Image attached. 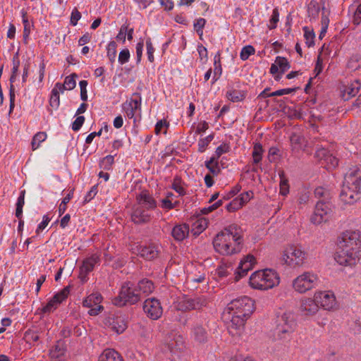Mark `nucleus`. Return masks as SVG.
<instances>
[{
    "label": "nucleus",
    "instance_id": "1",
    "mask_svg": "<svg viewBox=\"0 0 361 361\" xmlns=\"http://www.w3.org/2000/svg\"><path fill=\"white\" fill-rule=\"evenodd\" d=\"M255 310L254 301L247 296L233 300L224 310V316L228 315L230 322L227 329L233 338H239L244 331L246 320Z\"/></svg>",
    "mask_w": 361,
    "mask_h": 361
},
{
    "label": "nucleus",
    "instance_id": "2",
    "mask_svg": "<svg viewBox=\"0 0 361 361\" xmlns=\"http://www.w3.org/2000/svg\"><path fill=\"white\" fill-rule=\"evenodd\" d=\"M361 234L358 231H346L338 238L335 260L341 265H353L361 257Z\"/></svg>",
    "mask_w": 361,
    "mask_h": 361
},
{
    "label": "nucleus",
    "instance_id": "3",
    "mask_svg": "<svg viewBox=\"0 0 361 361\" xmlns=\"http://www.w3.org/2000/svg\"><path fill=\"white\" fill-rule=\"evenodd\" d=\"M238 230L237 225L233 224L217 233L213 240L215 250L224 255L240 252L243 240Z\"/></svg>",
    "mask_w": 361,
    "mask_h": 361
},
{
    "label": "nucleus",
    "instance_id": "4",
    "mask_svg": "<svg viewBox=\"0 0 361 361\" xmlns=\"http://www.w3.org/2000/svg\"><path fill=\"white\" fill-rule=\"evenodd\" d=\"M361 169L357 166L345 173L340 193V200L344 204H353L360 199Z\"/></svg>",
    "mask_w": 361,
    "mask_h": 361
},
{
    "label": "nucleus",
    "instance_id": "5",
    "mask_svg": "<svg viewBox=\"0 0 361 361\" xmlns=\"http://www.w3.org/2000/svg\"><path fill=\"white\" fill-rule=\"evenodd\" d=\"M137 204L133 207L131 214L132 221L137 224H145L150 221V209L157 207L156 201L146 191L142 192L137 197Z\"/></svg>",
    "mask_w": 361,
    "mask_h": 361
},
{
    "label": "nucleus",
    "instance_id": "6",
    "mask_svg": "<svg viewBox=\"0 0 361 361\" xmlns=\"http://www.w3.org/2000/svg\"><path fill=\"white\" fill-rule=\"evenodd\" d=\"M249 283L253 288L268 290L279 283V276L271 269L257 271L251 275Z\"/></svg>",
    "mask_w": 361,
    "mask_h": 361
},
{
    "label": "nucleus",
    "instance_id": "7",
    "mask_svg": "<svg viewBox=\"0 0 361 361\" xmlns=\"http://www.w3.org/2000/svg\"><path fill=\"white\" fill-rule=\"evenodd\" d=\"M307 257V253L300 245H288L283 250L282 261L291 267L302 266Z\"/></svg>",
    "mask_w": 361,
    "mask_h": 361
},
{
    "label": "nucleus",
    "instance_id": "8",
    "mask_svg": "<svg viewBox=\"0 0 361 361\" xmlns=\"http://www.w3.org/2000/svg\"><path fill=\"white\" fill-rule=\"evenodd\" d=\"M141 298V294L138 293L136 287L133 288V283L128 281L123 284L119 295L114 299L113 303L118 306H123L126 303L133 305L140 301Z\"/></svg>",
    "mask_w": 361,
    "mask_h": 361
},
{
    "label": "nucleus",
    "instance_id": "9",
    "mask_svg": "<svg viewBox=\"0 0 361 361\" xmlns=\"http://www.w3.org/2000/svg\"><path fill=\"white\" fill-rule=\"evenodd\" d=\"M296 326L295 315L291 312H284L278 319L275 335L279 339L288 338Z\"/></svg>",
    "mask_w": 361,
    "mask_h": 361
},
{
    "label": "nucleus",
    "instance_id": "10",
    "mask_svg": "<svg viewBox=\"0 0 361 361\" xmlns=\"http://www.w3.org/2000/svg\"><path fill=\"white\" fill-rule=\"evenodd\" d=\"M317 277L316 275L305 272L294 279L293 286L294 289L300 293L313 288L317 283Z\"/></svg>",
    "mask_w": 361,
    "mask_h": 361
},
{
    "label": "nucleus",
    "instance_id": "11",
    "mask_svg": "<svg viewBox=\"0 0 361 361\" xmlns=\"http://www.w3.org/2000/svg\"><path fill=\"white\" fill-rule=\"evenodd\" d=\"M333 205L331 200H319L315 206L314 212L311 217L312 223L319 224L326 221L324 217L332 212Z\"/></svg>",
    "mask_w": 361,
    "mask_h": 361
},
{
    "label": "nucleus",
    "instance_id": "12",
    "mask_svg": "<svg viewBox=\"0 0 361 361\" xmlns=\"http://www.w3.org/2000/svg\"><path fill=\"white\" fill-rule=\"evenodd\" d=\"M163 344L172 353L180 352L184 348L183 336L174 331L166 335Z\"/></svg>",
    "mask_w": 361,
    "mask_h": 361
},
{
    "label": "nucleus",
    "instance_id": "13",
    "mask_svg": "<svg viewBox=\"0 0 361 361\" xmlns=\"http://www.w3.org/2000/svg\"><path fill=\"white\" fill-rule=\"evenodd\" d=\"M102 297L100 293H94L88 295L82 302L83 306L90 308L88 313L91 316H96L100 313L104 307L99 304Z\"/></svg>",
    "mask_w": 361,
    "mask_h": 361
},
{
    "label": "nucleus",
    "instance_id": "14",
    "mask_svg": "<svg viewBox=\"0 0 361 361\" xmlns=\"http://www.w3.org/2000/svg\"><path fill=\"white\" fill-rule=\"evenodd\" d=\"M143 310L152 319H159L163 312L160 302L154 298H148L145 301Z\"/></svg>",
    "mask_w": 361,
    "mask_h": 361
},
{
    "label": "nucleus",
    "instance_id": "15",
    "mask_svg": "<svg viewBox=\"0 0 361 361\" xmlns=\"http://www.w3.org/2000/svg\"><path fill=\"white\" fill-rule=\"evenodd\" d=\"M70 293V286L63 288L61 291L54 295V297L47 302L46 306L43 307L44 312H51L55 310L65 299L67 298Z\"/></svg>",
    "mask_w": 361,
    "mask_h": 361
},
{
    "label": "nucleus",
    "instance_id": "16",
    "mask_svg": "<svg viewBox=\"0 0 361 361\" xmlns=\"http://www.w3.org/2000/svg\"><path fill=\"white\" fill-rule=\"evenodd\" d=\"M70 293V286L63 288L61 291L54 295V297L47 302L46 306L43 307L44 312H51L55 310L65 299L67 298Z\"/></svg>",
    "mask_w": 361,
    "mask_h": 361
},
{
    "label": "nucleus",
    "instance_id": "17",
    "mask_svg": "<svg viewBox=\"0 0 361 361\" xmlns=\"http://www.w3.org/2000/svg\"><path fill=\"white\" fill-rule=\"evenodd\" d=\"M314 298L317 304L325 310H331L336 306V298L333 293L320 292L316 293Z\"/></svg>",
    "mask_w": 361,
    "mask_h": 361
},
{
    "label": "nucleus",
    "instance_id": "18",
    "mask_svg": "<svg viewBox=\"0 0 361 361\" xmlns=\"http://www.w3.org/2000/svg\"><path fill=\"white\" fill-rule=\"evenodd\" d=\"M66 348L63 341H58L49 350L51 361H66Z\"/></svg>",
    "mask_w": 361,
    "mask_h": 361
},
{
    "label": "nucleus",
    "instance_id": "19",
    "mask_svg": "<svg viewBox=\"0 0 361 361\" xmlns=\"http://www.w3.org/2000/svg\"><path fill=\"white\" fill-rule=\"evenodd\" d=\"M99 261V257L97 255H92L91 257L83 261L82 265L80 267L79 277L81 280L85 281L88 273L92 271L94 265Z\"/></svg>",
    "mask_w": 361,
    "mask_h": 361
},
{
    "label": "nucleus",
    "instance_id": "20",
    "mask_svg": "<svg viewBox=\"0 0 361 361\" xmlns=\"http://www.w3.org/2000/svg\"><path fill=\"white\" fill-rule=\"evenodd\" d=\"M319 310V305L317 301L310 298L302 300L300 311L302 315L312 316L315 314Z\"/></svg>",
    "mask_w": 361,
    "mask_h": 361
},
{
    "label": "nucleus",
    "instance_id": "21",
    "mask_svg": "<svg viewBox=\"0 0 361 361\" xmlns=\"http://www.w3.org/2000/svg\"><path fill=\"white\" fill-rule=\"evenodd\" d=\"M360 87L361 84L357 80L343 86L341 90L343 99L344 100H348L350 97L355 96L359 92Z\"/></svg>",
    "mask_w": 361,
    "mask_h": 361
},
{
    "label": "nucleus",
    "instance_id": "22",
    "mask_svg": "<svg viewBox=\"0 0 361 361\" xmlns=\"http://www.w3.org/2000/svg\"><path fill=\"white\" fill-rule=\"evenodd\" d=\"M189 231L188 224L177 225L172 229L171 235L176 240L182 241L188 235Z\"/></svg>",
    "mask_w": 361,
    "mask_h": 361
},
{
    "label": "nucleus",
    "instance_id": "23",
    "mask_svg": "<svg viewBox=\"0 0 361 361\" xmlns=\"http://www.w3.org/2000/svg\"><path fill=\"white\" fill-rule=\"evenodd\" d=\"M111 328L117 334L123 333L127 328V321L125 316L117 315L112 318V322H110Z\"/></svg>",
    "mask_w": 361,
    "mask_h": 361
},
{
    "label": "nucleus",
    "instance_id": "24",
    "mask_svg": "<svg viewBox=\"0 0 361 361\" xmlns=\"http://www.w3.org/2000/svg\"><path fill=\"white\" fill-rule=\"evenodd\" d=\"M139 254L141 257L148 260H152L158 256L159 250L154 245L145 246L140 248Z\"/></svg>",
    "mask_w": 361,
    "mask_h": 361
},
{
    "label": "nucleus",
    "instance_id": "25",
    "mask_svg": "<svg viewBox=\"0 0 361 361\" xmlns=\"http://www.w3.org/2000/svg\"><path fill=\"white\" fill-rule=\"evenodd\" d=\"M136 288L138 290V293H140L141 295L144 294L145 295H147L152 293L154 286L152 281L145 279L138 282Z\"/></svg>",
    "mask_w": 361,
    "mask_h": 361
},
{
    "label": "nucleus",
    "instance_id": "26",
    "mask_svg": "<svg viewBox=\"0 0 361 361\" xmlns=\"http://www.w3.org/2000/svg\"><path fill=\"white\" fill-rule=\"evenodd\" d=\"M99 361H123V360L118 352L106 349L99 356Z\"/></svg>",
    "mask_w": 361,
    "mask_h": 361
},
{
    "label": "nucleus",
    "instance_id": "27",
    "mask_svg": "<svg viewBox=\"0 0 361 361\" xmlns=\"http://www.w3.org/2000/svg\"><path fill=\"white\" fill-rule=\"evenodd\" d=\"M195 340L198 343H204L207 341V331L201 325H197L193 329Z\"/></svg>",
    "mask_w": 361,
    "mask_h": 361
},
{
    "label": "nucleus",
    "instance_id": "28",
    "mask_svg": "<svg viewBox=\"0 0 361 361\" xmlns=\"http://www.w3.org/2000/svg\"><path fill=\"white\" fill-rule=\"evenodd\" d=\"M192 306V298L183 297L180 299L176 305V309L183 312H187L193 310Z\"/></svg>",
    "mask_w": 361,
    "mask_h": 361
},
{
    "label": "nucleus",
    "instance_id": "29",
    "mask_svg": "<svg viewBox=\"0 0 361 361\" xmlns=\"http://www.w3.org/2000/svg\"><path fill=\"white\" fill-rule=\"evenodd\" d=\"M207 224L208 221L206 219H198L194 223L191 233L193 235H198L207 227Z\"/></svg>",
    "mask_w": 361,
    "mask_h": 361
},
{
    "label": "nucleus",
    "instance_id": "30",
    "mask_svg": "<svg viewBox=\"0 0 361 361\" xmlns=\"http://www.w3.org/2000/svg\"><path fill=\"white\" fill-rule=\"evenodd\" d=\"M255 264V258L254 257V256L248 255L243 259L241 260L238 266V269L250 271Z\"/></svg>",
    "mask_w": 361,
    "mask_h": 361
},
{
    "label": "nucleus",
    "instance_id": "31",
    "mask_svg": "<svg viewBox=\"0 0 361 361\" xmlns=\"http://www.w3.org/2000/svg\"><path fill=\"white\" fill-rule=\"evenodd\" d=\"M205 166L214 176H217L220 173V169L218 166V160L215 157H212L209 161H207L205 162Z\"/></svg>",
    "mask_w": 361,
    "mask_h": 361
},
{
    "label": "nucleus",
    "instance_id": "32",
    "mask_svg": "<svg viewBox=\"0 0 361 361\" xmlns=\"http://www.w3.org/2000/svg\"><path fill=\"white\" fill-rule=\"evenodd\" d=\"M314 196L318 198L319 200H331V195L327 189L323 187H317L314 190Z\"/></svg>",
    "mask_w": 361,
    "mask_h": 361
},
{
    "label": "nucleus",
    "instance_id": "33",
    "mask_svg": "<svg viewBox=\"0 0 361 361\" xmlns=\"http://www.w3.org/2000/svg\"><path fill=\"white\" fill-rule=\"evenodd\" d=\"M25 190H22L20 193V196L18 198L16 209V216L18 219H20L23 215V207L25 203Z\"/></svg>",
    "mask_w": 361,
    "mask_h": 361
},
{
    "label": "nucleus",
    "instance_id": "34",
    "mask_svg": "<svg viewBox=\"0 0 361 361\" xmlns=\"http://www.w3.org/2000/svg\"><path fill=\"white\" fill-rule=\"evenodd\" d=\"M208 302L204 296H196L192 298V306L193 310H201L203 307H206Z\"/></svg>",
    "mask_w": 361,
    "mask_h": 361
},
{
    "label": "nucleus",
    "instance_id": "35",
    "mask_svg": "<svg viewBox=\"0 0 361 361\" xmlns=\"http://www.w3.org/2000/svg\"><path fill=\"white\" fill-rule=\"evenodd\" d=\"M47 138V133L45 132H39L35 135L32 138L31 145L32 150L37 149L42 142L44 141Z\"/></svg>",
    "mask_w": 361,
    "mask_h": 361
},
{
    "label": "nucleus",
    "instance_id": "36",
    "mask_svg": "<svg viewBox=\"0 0 361 361\" xmlns=\"http://www.w3.org/2000/svg\"><path fill=\"white\" fill-rule=\"evenodd\" d=\"M262 146L259 143H256L254 145L252 152L253 162L255 164H258L262 160Z\"/></svg>",
    "mask_w": 361,
    "mask_h": 361
},
{
    "label": "nucleus",
    "instance_id": "37",
    "mask_svg": "<svg viewBox=\"0 0 361 361\" xmlns=\"http://www.w3.org/2000/svg\"><path fill=\"white\" fill-rule=\"evenodd\" d=\"M226 95L228 99L232 101L233 102L242 101L245 97L244 94L243 92L236 90L227 92Z\"/></svg>",
    "mask_w": 361,
    "mask_h": 361
},
{
    "label": "nucleus",
    "instance_id": "38",
    "mask_svg": "<svg viewBox=\"0 0 361 361\" xmlns=\"http://www.w3.org/2000/svg\"><path fill=\"white\" fill-rule=\"evenodd\" d=\"M280 180V192L283 195H286L289 192V185L288 180L284 176V172L281 171L279 173Z\"/></svg>",
    "mask_w": 361,
    "mask_h": 361
},
{
    "label": "nucleus",
    "instance_id": "39",
    "mask_svg": "<svg viewBox=\"0 0 361 361\" xmlns=\"http://www.w3.org/2000/svg\"><path fill=\"white\" fill-rule=\"evenodd\" d=\"M107 56L111 63H114L116 57V43L114 41L109 42L107 47Z\"/></svg>",
    "mask_w": 361,
    "mask_h": 361
},
{
    "label": "nucleus",
    "instance_id": "40",
    "mask_svg": "<svg viewBox=\"0 0 361 361\" xmlns=\"http://www.w3.org/2000/svg\"><path fill=\"white\" fill-rule=\"evenodd\" d=\"M275 63L278 64L281 73H283L286 71L290 68L288 60L285 57L277 56Z\"/></svg>",
    "mask_w": 361,
    "mask_h": 361
},
{
    "label": "nucleus",
    "instance_id": "41",
    "mask_svg": "<svg viewBox=\"0 0 361 361\" xmlns=\"http://www.w3.org/2000/svg\"><path fill=\"white\" fill-rule=\"evenodd\" d=\"M304 37L305 38V43L308 47H310L314 44V33L313 30H310L308 27H304Z\"/></svg>",
    "mask_w": 361,
    "mask_h": 361
},
{
    "label": "nucleus",
    "instance_id": "42",
    "mask_svg": "<svg viewBox=\"0 0 361 361\" xmlns=\"http://www.w3.org/2000/svg\"><path fill=\"white\" fill-rule=\"evenodd\" d=\"M214 139V135L211 134L206 137L205 138L200 139L198 142V150L200 152H203L205 151L207 147L209 145V144L212 142V140Z\"/></svg>",
    "mask_w": 361,
    "mask_h": 361
},
{
    "label": "nucleus",
    "instance_id": "43",
    "mask_svg": "<svg viewBox=\"0 0 361 361\" xmlns=\"http://www.w3.org/2000/svg\"><path fill=\"white\" fill-rule=\"evenodd\" d=\"M50 106L53 108H58L60 103L59 90L56 88H54L51 91V95L50 98Z\"/></svg>",
    "mask_w": 361,
    "mask_h": 361
},
{
    "label": "nucleus",
    "instance_id": "44",
    "mask_svg": "<svg viewBox=\"0 0 361 361\" xmlns=\"http://www.w3.org/2000/svg\"><path fill=\"white\" fill-rule=\"evenodd\" d=\"M73 194V189H72L70 191V192L66 195V197H65L63 199L61 203L60 204V205L59 207V212L60 215L63 214L66 212V208H67L66 204L69 202V201L72 198Z\"/></svg>",
    "mask_w": 361,
    "mask_h": 361
},
{
    "label": "nucleus",
    "instance_id": "45",
    "mask_svg": "<svg viewBox=\"0 0 361 361\" xmlns=\"http://www.w3.org/2000/svg\"><path fill=\"white\" fill-rule=\"evenodd\" d=\"M255 48L251 45L244 47L240 52V59L243 61L247 60L250 56L255 54Z\"/></svg>",
    "mask_w": 361,
    "mask_h": 361
},
{
    "label": "nucleus",
    "instance_id": "46",
    "mask_svg": "<svg viewBox=\"0 0 361 361\" xmlns=\"http://www.w3.org/2000/svg\"><path fill=\"white\" fill-rule=\"evenodd\" d=\"M319 12V6L314 1H311L308 6L309 16L314 18L318 16Z\"/></svg>",
    "mask_w": 361,
    "mask_h": 361
},
{
    "label": "nucleus",
    "instance_id": "47",
    "mask_svg": "<svg viewBox=\"0 0 361 361\" xmlns=\"http://www.w3.org/2000/svg\"><path fill=\"white\" fill-rule=\"evenodd\" d=\"M75 77H77V75L75 73H73L70 76H67L65 78L64 85L65 87L67 88V90H71L75 87Z\"/></svg>",
    "mask_w": 361,
    "mask_h": 361
},
{
    "label": "nucleus",
    "instance_id": "48",
    "mask_svg": "<svg viewBox=\"0 0 361 361\" xmlns=\"http://www.w3.org/2000/svg\"><path fill=\"white\" fill-rule=\"evenodd\" d=\"M114 159L111 155L105 157L100 162V167L105 170H109L114 164Z\"/></svg>",
    "mask_w": 361,
    "mask_h": 361
},
{
    "label": "nucleus",
    "instance_id": "49",
    "mask_svg": "<svg viewBox=\"0 0 361 361\" xmlns=\"http://www.w3.org/2000/svg\"><path fill=\"white\" fill-rule=\"evenodd\" d=\"M243 205L240 202L238 197H236L235 199L233 200L232 202H231L227 206L226 209L228 212H235L240 208H241Z\"/></svg>",
    "mask_w": 361,
    "mask_h": 361
},
{
    "label": "nucleus",
    "instance_id": "50",
    "mask_svg": "<svg viewBox=\"0 0 361 361\" xmlns=\"http://www.w3.org/2000/svg\"><path fill=\"white\" fill-rule=\"evenodd\" d=\"M146 47H147V53L148 59L150 62H153L154 60V48L153 47V45H152L150 38H148L147 39Z\"/></svg>",
    "mask_w": 361,
    "mask_h": 361
},
{
    "label": "nucleus",
    "instance_id": "51",
    "mask_svg": "<svg viewBox=\"0 0 361 361\" xmlns=\"http://www.w3.org/2000/svg\"><path fill=\"white\" fill-rule=\"evenodd\" d=\"M290 140L293 145L300 148L302 142H304V137L297 134H293L290 136Z\"/></svg>",
    "mask_w": 361,
    "mask_h": 361
},
{
    "label": "nucleus",
    "instance_id": "52",
    "mask_svg": "<svg viewBox=\"0 0 361 361\" xmlns=\"http://www.w3.org/2000/svg\"><path fill=\"white\" fill-rule=\"evenodd\" d=\"M279 13L278 9L274 8L273 11L271 18L269 20L270 25H269V27L270 30L276 28V23L279 22Z\"/></svg>",
    "mask_w": 361,
    "mask_h": 361
},
{
    "label": "nucleus",
    "instance_id": "53",
    "mask_svg": "<svg viewBox=\"0 0 361 361\" xmlns=\"http://www.w3.org/2000/svg\"><path fill=\"white\" fill-rule=\"evenodd\" d=\"M79 85L80 87L81 99L82 101H86L87 99V82L86 80H81L79 82Z\"/></svg>",
    "mask_w": 361,
    "mask_h": 361
},
{
    "label": "nucleus",
    "instance_id": "54",
    "mask_svg": "<svg viewBox=\"0 0 361 361\" xmlns=\"http://www.w3.org/2000/svg\"><path fill=\"white\" fill-rule=\"evenodd\" d=\"M206 23V20L204 18H199L196 20V22L194 23V27L198 35H200V38L202 35V29L204 27V25Z\"/></svg>",
    "mask_w": 361,
    "mask_h": 361
},
{
    "label": "nucleus",
    "instance_id": "55",
    "mask_svg": "<svg viewBox=\"0 0 361 361\" xmlns=\"http://www.w3.org/2000/svg\"><path fill=\"white\" fill-rule=\"evenodd\" d=\"M130 58V51L128 49H123L118 55V61L121 64L128 62Z\"/></svg>",
    "mask_w": 361,
    "mask_h": 361
},
{
    "label": "nucleus",
    "instance_id": "56",
    "mask_svg": "<svg viewBox=\"0 0 361 361\" xmlns=\"http://www.w3.org/2000/svg\"><path fill=\"white\" fill-rule=\"evenodd\" d=\"M85 121V117L83 116H79L76 118L72 124V129L74 131H78L80 129Z\"/></svg>",
    "mask_w": 361,
    "mask_h": 361
},
{
    "label": "nucleus",
    "instance_id": "57",
    "mask_svg": "<svg viewBox=\"0 0 361 361\" xmlns=\"http://www.w3.org/2000/svg\"><path fill=\"white\" fill-rule=\"evenodd\" d=\"M296 90V88H286V89H281L276 90L275 92H273L269 94L270 96H282L284 94H290L292 92H294Z\"/></svg>",
    "mask_w": 361,
    "mask_h": 361
},
{
    "label": "nucleus",
    "instance_id": "58",
    "mask_svg": "<svg viewBox=\"0 0 361 361\" xmlns=\"http://www.w3.org/2000/svg\"><path fill=\"white\" fill-rule=\"evenodd\" d=\"M252 197L253 192L252 191H247L240 194V195L238 197L240 200L242 204L244 205L246 202L250 201Z\"/></svg>",
    "mask_w": 361,
    "mask_h": 361
},
{
    "label": "nucleus",
    "instance_id": "59",
    "mask_svg": "<svg viewBox=\"0 0 361 361\" xmlns=\"http://www.w3.org/2000/svg\"><path fill=\"white\" fill-rule=\"evenodd\" d=\"M135 99H131L130 101L128 103V104H131L132 107L135 109H138L140 108L141 104V97L139 94H135Z\"/></svg>",
    "mask_w": 361,
    "mask_h": 361
},
{
    "label": "nucleus",
    "instance_id": "60",
    "mask_svg": "<svg viewBox=\"0 0 361 361\" xmlns=\"http://www.w3.org/2000/svg\"><path fill=\"white\" fill-rule=\"evenodd\" d=\"M329 155V152L325 148H319L316 151L315 156L319 159L326 160L328 156Z\"/></svg>",
    "mask_w": 361,
    "mask_h": 361
},
{
    "label": "nucleus",
    "instance_id": "61",
    "mask_svg": "<svg viewBox=\"0 0 361 361\" xmlns=\"http://www.w3.org/2000/svg\"><path fill=\"white\" fill-rule=\"evenodd\" d=\"M229 150V146L227 144H223L220 146H219L216 149V157L215 158H217V159L223 154L224 153H226L228 152Z\"/></svg>",
    "mask_w": 361,
    "mask_h": 361
},
{
    "label": "nucleus",
    "instance_id": "62",
    "mask_svg": "<svg viewBox=\"0 0 361 361\" xmlns=\"http://www.w3.org/2000/svg\"><path fill=\"white\" fill-rule=\"evenodd\" d=\"M353 22L356 25L360 24L361 23V4L358 6L354 13Z\"/></svg>",
    "mask_w": 361,
    "mask_h": 361
},
{
    "label": "nucleus",
    "instance_id": "63",
    "mask_svg": "<svg viewBox=\"0 0 361 361\" xmlns=\"http://www.w3.org/2000/svg\"><path fill=\"white\" fill-rule=\"evenodd\" d=\"M80 18H81L80 13L76 8H75L71 13V23L73 25H76L78 23V21L80 19Z\"/></svg>",
    "mask_w": 361,
    "mask_h": 361
},
{
    "label": "nucleus",
    "instance_id": "64",
    "mask_svg": "<svg viewBox=\"0 0 361 361\" xmlns=\"http://www.w3.org/2000/svg\"><path fill=\"white\" fill-rule=\"evenodd\" d=\"M123 108L128 117L129 118H133L134 117L136 109L132 107L131 104H128V103L123 104Z\"/></svg>",
    "mask_w": 361,
    "mask_h": 361
}]
</instances>
